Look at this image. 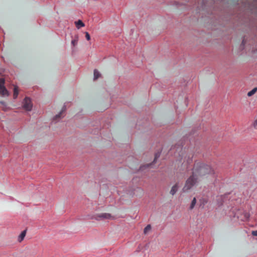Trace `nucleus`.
<instances>
[{"mask_svg":"<svg viewBox=\"0 0 257 257\" xmlns=\"http://www.w3.org/2000/svg\"><path fill=\"white\" fill-rule=\"evenodd\" d=\"M75 24L76 28L78 29H80L81 27H84L85 26L84 24L80 20H79L78 21L75 22Z\"/></svg>","mask_w":257,"mask_h":257,"instance_id":"nucleus-9","label":"nucleus"},{"mask_svg":"<svg viewBox=\"0 0 257 257\" xmlns=\"http://www.w3.org/2000/svg\"><path fill=\"white\" fill-rule=\"evenodd\" d=\"M66 106L65 105H64L62 108V110L59 113V114L56 115L54 116V119L57 120H59V119H60L62 117H63L64 116V114L65 113V112L66 111Z\"/></svg>","mask_w":257,"mask_h":257,"instance_id":"nucleus-6","label":"nucleus"},{"mask_svg":"<svg viewBox=\"0 0 257 257\" xmlns=\"http://www.w3.org/2000/svg\"><path fill=\"white\" fill-rule=\"evenodd\" d=\"M95 218L97 220H101L104 219H114V217H113L111 214L108 213H103L98 214L95 215Z\"/></svg>","mask_w":257,"mask_h":257,"instance_id":"nucleus-5","label":"nucleus"},{"mask_svg":"<svg viewBox=\"0 0 257 257\" xmlns=\"http://www.w3.org/2000/svg\"><path fill=\"white\" fill-rule=\"evenodd\" d=\"M151 229V226L150 224H148L144 230V233L145 234H147L149 231H150Z\"/></svg>","mask_w":257,"mask_h":257,"instance_id":"nucleus-15","label":"nucleus"},{"mask_svg":"<svg viewBox=\"0 0 257 257\" xmlns=\"http://www.w3.org/2000/svg\"><path fill=\"white\" fill-rule=\"evenodd\" d=\"M0 103L1 104V108L4 111H7L10 109V108L7 106L5 102L1 101Z\"/></svg>","mask_w":257,"mask_h":257,"instance_id":"nucleus-12","label":"nucleus"},{"mask_svg":"<svg viewBox=\"0 0 257 257\" xmlns=\"http://www.w3.org/2000/svg\"><path fill=\"white\" fill-rule=\"evenodd\" d=\"M5 78H0V94L3 96H9V92L5 86Z\"/></svg>","mask_w":257,"mask_h":257,"instance_id":"nucleus-4","label":"nucleus"},{"mask_svg":"<svg viewBox=\"0 0 257 257\" xmlns=\"http://www.w3.org/2000/svg\"><path fill=\"white\" fill-rule=\"evenodd\" d=\"M85 37H86V39H87V40H88V41L90 40V36L89 33L87 32H85Z\"/></svg>","mask_w":257,"mask_h":257,"instance_id":"nucleus-17","label":"nucleus"},{"mask_svg":"<svg viewBox=\"0 0 257 257\" xmlns=\"http://www.w3.org/2000/svg\"><path fill=\"white\" fill-rule=\"evenodd\" d=\"M79 40V37L78 35H76L74 37V39L71 41V44L73 47L77 45Z\"/></svg>","mask_w":257,"mask_h":257,"instance_id":"nucleus-13","label":"nucleus"},{"mask_svg":"<svg viewBox=\"0 0 257 257\" xmlns=\"http://www.w3.org/2000/svg\"><path fill=\"white\" fill-rule=\"evenodd\" d=\"M253 126L257 130V119H255L252 123Z\"/></svg>","mask_w":257,"mask_h":257,"instance_id":"nucleus-18","label":"nucleus"},{"mask_svg":"<svg viewBox=\"0 0 257 257\" xmlns=\"http://www.w3.org/2000/svg\"><path fill=\"white\" fill-rule=\"evenodd\" d=\"M19 94V88L18 86L14 85V94H13V97L14 99H16L18 96Z\"/></svg>","mask_w":257,"mask_h":257,"instance_id":"nucleus-11","label":"nucleus"},{"mask_svg":"<svg viewBox=\"0 0 257 257\" xmlns=\"http://www.w3.org/2000/svg\"><path fill=\"white\" fill-rule=\"evenodd\" d=\"M22 103V107L25 110L28 111L32 110L33 108V103L30 98L26 97L23 100Z\"/></svg>","mask_w":257,"mask_h":257,"instance_id":"nucleus-3","label":"nucleus"},{"mask_svg":"<svg viewBox=\"0 0 257 257\" xmlns=\"http://www.w3.org/2000/svg\"><path fill=\"white\" fill-rule=\"evenodd\" d=\"M197 178H195V175L191 176L186 181L185 186L183 188V191H187L190 190L196 183Z\"/></svg>","mask_w":257,"mask_h":257,"instance_id":"nucleus-2","label":"nucleus"},{"mask_svg":"<svg viewBox=\"0 0 257 257\" xmlns=\"http://www.w3.org/2000/svg\"><path fill=\"white\" fill-rule=\"evenodd\" d=\"M256 91H257V88L256 87L254 88L253 89H252L251 91H249L247 93V96H252L253 94H254L256 92Z\"/></svg>","mask_w":257,"mask_h":257,"instance_id":"nucleus-14","label":"nucleus"},{"mask_svg":"<svg viewBox=\"0 0 257 257\" xmlns=\"http://www.w3.org/2000/svg\"><path fill=\"white\" fill-rule=\"evenodd\" d=\"M213 173L211 167L203 163L197 162L194 164L193 175L203 176Z\"/></svg>","mask_w":257,"mask_h":257,"instance_id":"nucleus-1","label":"nucleus"},{"mask_svg":"<svg viewBox=\"0 0 257 257\" xmlns=\"http://www.w3.org/2000/svg\"><path fill=\"white\" fill-rule=\"evenodd\" d=\"M251 234L254 236H257V230L252 231Z\"/></svg>","mask_w":257,"mask_h":257,"instance_id":"nucleus-19","label":"nucleus"},{"mask_svg":"<svg viewBox=\"0 0 257 257\" xmlns=\"http://www.w3.org/2000/svg\"><path fill=\"white\" fill-rule=\"evenodd\" d=\"M196 203V199L195 198H194L192 201L191 205H190V209H192L194 208V206L195 205Z\"/></svg>","mask_w":257,"mask_h":257,"instance_id":"nucleus-16","label":"nucleus"},{"mask_svg":"<svg viewBox=\"0 0 257 257\" xmlns=\"http://www.w3.org/2000/svg\"><path fill=\"white\" fill-rule=\"evenodd\" d=\"M27 232V229L23 231L18 237V241L21 242L24 238Z\"/></svg>","mask_w":257,"mask_h":257,"instance_id":"nucleus-10","label":"nucleus"},{"mask_svg":"<svg viewBox=\"0 0 257 257\" xmlns=\"http://www.w3.org/2000/svg\"><path fill=\"white\" fill-rule=\"evenodd\" d=\"M179 186L178 183L175 184L171 188L170 194L174 195L178 191Z\"/></svg>","mask_w":257,"mask_h":257,"instance_id":"nucleus-7","label":"nucleus"},{"mask_svg":"<svg viewBox=\"0 0 257 257\" xmlns=\"http://www.w3.org/2000/svg\"><path fill=\"white\" fill-rule=\"evenodd\" d=\"M93 74H94L93 80L94 81L96 80L98 78H99V77H100L101 76V75L100 73V72L96 69L94 70Z\"/></svg>","mask_w":257,"mask_h":257,"instance_id":"nucleus-8","label":"nucleus"}]
</instances>
